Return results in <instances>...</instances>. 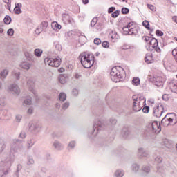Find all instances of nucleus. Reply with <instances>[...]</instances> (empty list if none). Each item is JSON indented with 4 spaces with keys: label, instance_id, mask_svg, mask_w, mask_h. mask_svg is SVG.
<instances>
[{
    "label": "nucleus",
    "instance_id": "f257e3e1",
    "mask_svg": "<svg viewBox=\"0 0 177 177\" xmlns=\"http://www.w3.org/2000/svg\"><path fill=\"white\" fill-rule=\"evenodd\" d=\"M19 142H20V140L15 138L10 145V149L7 153V158L4 160V167H6L7 169L3 170V175H8L9 174L10 167L13 164V161H15V153L23 150V145H17Z\"/></svg>",
    "mask_w": 177,
    "mask_h": 177
},
{
    "label": "nucleus",
    "instance_id": "f03ea898",
    "mask_svg": "<svg viewBox=\"0 0 177 177\" xmlns=\"http://www.w3.org/2000/svg\"><path fill=\"white\" fill-rule=\"evenodd\" d=\"M81 64L84 68H91L95 63V56L93 54L82 53L80 56Z\"/></svg>",
    "mask_w": 177,
    "mask_h": 177
},
{
    "label": "nucleus",
    "instance_id": "7ed1b4c3",
    "mask_svg": "<svg viewBox=\"0 0 177 177\" xmlns=\"http://www.w3.org/2000/svg\"><path fill=\"white\" fill-rule=\"evenodd\" d=\"M124 69L122 67L116 66L111 70V80L113 82H120L124 78Z\"/></svg>",
    "mask_w": 177,
    "mask_h": 177
},
{
    "label": "nucleus",
    "instance_id": "20e7f679",
    "mask_svg": "<svg viewBox=\"0 0 177 177\" xmlns=\"http://www.w3.org/2000/svg\"><path fill=\"white\" fill-rule=\"evenodd\" d=\"M44 63L47 66H50L51 67H59L62 64V59L60 57L57 58H45Z\"/></svg>",
    "mask_w": 177,
    "mask_h": 177
},
{
    "label": "nucleus",
    "instance_id": "39448f33",
    "mask_svg": "<svg viewBox=\"0 0 177 177\" xmlns=\"http://www.w3.org/2000/svg\"><path fill=\"white\" fill-rule=\"evenodd\" d=\"M151 82H153L154 85L158 86V88H162L164 86V83L162 82V77L160 76L155 75L149 79Z\"/></svg>",
    "mask_w": 177,
    "mask_h": 177
},
{
    "label": "nucleus",
    "instance_id": "423d86ee",
    "mask_svg": "<svg viewBox=\"0 0 177 177\" xmlns=\"http://www.w3.org/2000/svg\"><path fill=\"white\" fill-rule=\"evenodd\" d=\"M105 125H106V122H102V121H100V120H95L94 123V129L93 131V135L94 136H96V133H97V131H100L101 129H103Z\"/></svg>",
    "mask_w": 177,
    "mask_h": 177
},
{
    "label": "nucleus",
    "instance_id": "0eeeda50",
    "mask_svg": "<svg viewBox=\"0 0 177 177\" xmlns=\"http://www.w3.org/2000/svg\"><path fill=\"white\" fill-rule=\"evenodd\" d=\"M162 113H164V106H162V104H159L156 107L153 108V114L157 118H160L162 115Z\"/></svg>",
    "mask_w": 177,
    "mask_h": 177
},
{
    "label": "nucleus",
    "instance_id": "6e6552de",
    "mask_svg": "<svg viewBox=\"0 0 177 177\" xmlns=\"http://www.w3.org/2000/svg\"><path fill=\"white\" fill-rule=\"evenodd\" d=\"M133 110L134 111H140L142 110V106H140V99L138 98V96H133Z\"/></svg>",
    "mask_w": 177,
    "mask_h": 177
},
{
    "label": "nucleus",
    "instance_id": "1a4fd4ad",
    "mask_svg": "<svg viewBox=\"0 0 177 177\" xmlns=\"http://www.w3.org/2000/svg\"><path fill=\"white\" fill-rule=\"evenodd\" d=\"M149 44L152 46V48H153V49H155V50H156V52H157V53H160L161 48H160V47H158V41L156 38L151 37V40H150Z\"/></svg>",
    "mask_w": 177,
    "mask_h": 177
},
{
    "label": "nucleus",
    "instance_id": "9d476101",
    "mask_svg": "<svg viewBox=\"0 0 177 177\" xmlns=\"http://www.w3.org/2000/svg\"><path fill=\"white\" fill-rule=\"evenodd\" d=\"M29 129L31 132H34L35 133H37V132H39V131H41V126L39 124L30 123Z\"/></svg>",
    "mask_w": 177,
    "mask_h": 177
},
{
    "label": "nucleus",
    "instance_id": "9b49d317",
    "mask_svg": "<svg viewBox=\"0 0 177 177\" xmlns=\"http://www.w3.org/2000/svg\"><path fill=\"white\" fill-rule=\"evenodd\" d=\"M8 91L14 93V95H19L20 93V88H19V86H17V84H11L8 87Z\"/></svg>",
    "mask_w": 177,
    "mask_h": 177
},
{
    "label": "nucleus",
    "instance_id": "f8f14e48",
    "mask_svg": "<svg viewBox=\"0 0 177 177\" xmlns=\"http://www.w3.org/2000/svg\"><path fill=\"white\" fill-rule=\"evenodd\" d=\"M138 157H139V158H143V157H149L148 151L145 150V148L143 147L138 148Z\"/></svg>",
    "mask_w": 177,
    "mask_h": 177
},
{
    "label": "nucleus",
    "instance_id": "ddd939ff",
    "mask_svg": "<svg viewBox=\"0 0 177 177\" xmlns=\"http://www.w3.org/2000/svg\"><path fill=\"white\" fill-rule=\"evenodd\" d=\"M151 127L155 133H160L161 132V125L158 122H152Z\"/></svg>",
    "mask_w": 177,
    "mask_h": 177
},
{
    "label": "nucleus",
    "instance_id": "4468645a",
    "mask_svg": "<svg viewBox=\"0 0 177 177\" xmlns=\"http://www.w3.org/2000/svg\"><path fill=\"white\" fill-rule=\"evenodd\" d=\"M48 27V22H42L35 30V33L39 35Z\"/></svg>",
    "mask_w": 177,
    "mask_h": 177
},
{
    "label": "nucleus",
    "instance_id": "2eb2a0df",
    "mask_svg": "<svg viewBox=\"0 0 177 177\" xmlns=\"http://www.w3.org/2000/svg\"><path fill=\"white\" fill-rule=\"evenodd\" d=\"M28 86L29 88V91L33 93V95L37 97L38 96V93L37 91L34 89V83L31 80H28Z\"/></svg>",
    "mask_w": 177,
    "mask_h": 177
},
{
    "label": "nucleus",
    "instance_id": "dca6fc26",
    "mask_svg": "<svg viewBox=\"0 0 177 177\" xmlns=\"http://www.w3.org/2000/svg\"><path fill=\"white\" fill-rule=\"evenodd\" d=\"M68 75L67 74H62L60 75L59 77V82L60 84H64L68 81Z\"/></svg>",
    "mask_w": 177,
    "mask_h": 177
},
{
    "label": "nucleus",
    "instance_id": "f3484780",
    "mask_svg": "<svg viewBox=\"0 0 177 177\" xmlns=\"http://www.w3.org/2000/svg\"><path fill=\"white\" fill-rule=\"evenodd\" d=\"M109 37L112 39L113 42H115L120 38L117 32L113 30L109 32Z\"/></svg>",
    "mask_w": 177,
    "mask_h": 177
},
{
    "label": "nucleus",
    "instance_id": "a211bd4d",
    "mask_svg": "<svg viewBox=\"0 0 177 177\" xmlns=\"http://www.w3.org/2000/svg\"><path fill=\"white\" fill-rule=\"evenodd\" d=\"M19 67H21V68H24V70H30L31 64L27 61H24L19 64Z\"/></svg>",
    "mask_w": 177,
    "mask_h": 177
},
{
    "label": "nucleus",
    "instance_id": "6ab92c4d",
    "mask_svg": "<svg viewBox=\"0 0 177 177\" xmlns=\"http://www.w3.org/2000/svg\"><path fill=\"white\" fill-rule=\"evenodd\" d=\"M9 74V69L4 68L0 72V78L1 80H5L8 77V75Z\"/></svg>",
    "mask_w": 177,
    "mask_h": 177
},
{
    "label": "nucleus",
    "instance_id": "aec40b11",
    "mask_svg": "<svg viewBox=\"0 0 177 177\" xmlns=\"http://www.w3.org/2000/svg\"><path fill=\"white\" fill-rule=\"evenodd\" d=\"M132 26H133L132 23H129L128 25L122 28L124 35H129V31Z\"/></svg>",
    "mask_w": 177,
    "mask_h": 177
},
{
    "label": "nucleus",
    "instance_id": "412c9836",
    "mask_svg": "<svg viewBox=\"0 0 177 177\" xmlns=\"http://www.w3.org/2000/svg\"><path fill=\"white\" fill-rule=\"evenodd\" d=\"M145 62L148 64H150V63H153V54L151 53H148L146 55L145 57Z\"/></svg>",
    "mask_w": 177,
    "mask_h": 177
},
{
    "label": "nucleus",
    "instance_id": "4be33fe9",
    "mask_svg": "<svg viewBox=\"0 0 177 177\" xmlns=\"http://www.w3.org/2000/svg\"><path fill=\"white\" fill-rule=\"evenodd\" d=\"M51 27L53 30H55V31H57V30H62V25L58 24V23L56 21L51 23Z\"/></svg>",
    "mask_w": 177,
    "mask_h": 177
},
{
    "label": "nucleus",
    "instance_id": "5701e85b",
    "mask_svg": "<svg viewBox=\"0 0 177 177\" xmlns=\"http://www.w3.org/2000/svg\"><path fill=\"white\" fill-rule=\"evenodd\" d=\"M53 147H55V149H56L57 150H62L63 149V145H62V143H60V142L55 140L53 143Z\"/></svg>",
    "mask_w": 177,
    "mask_h": 177
},
{
    "label": "nucleus",
    "instance_id": "b1692460",
    "mask_svg": "<svg viewBox=\"0 0 177 177\" xmlns=\"http://www.w3.org/2000/svg\"><path fill=\"white\" fill-rule=\"evenodd\" d=\"M32 103V101L31 100V98H26L22 103V106L24 107H26L27 106H31Z\"/></svg>",
    "mask_w": 177,
    "mask_h": 177
},
{
    "label": "nucleus",
    "instance_id": "393cba45",
    "mask_svg": "<svg viewBox=\"0 0 177 177\" xmlns=\"http://www.w3.org/2000/svg\"><path fill=\"white\" fill-rule=\"evenodd\" d=\"M138 35V28H133V26H130L129 35Z\"/></svg>",
    "mask_w": 177,
    "mask_h": 177
},
{
    "label": "nucleus",
    "instance_id": "a878e982",
    "mask_svg": "<svg viewBox=\"0 0 177 177\" xmlns=\"http://www.w3.org/2000/svg\"><path fill=\"white\" fill-rule=\"evenodd\" d=\"M62 20L66 23H71L72 21L71 18H70V15L67 14L62 15Z\"/></svg>",
    "mask_w": 177,
    "mask_h": 177
},
{
    "label": "nucleus",
    "instance_id": "bb28decb",
    "mask_svg": "<svg viewBox=\"0 0 177 177\" xmlns=\"http://www.w3.org/2000/svg\"><path fill=\"white\" fill-rule=\"evenodd\" d=\"M35 144V142L32 139L28 140L26 142V148L31 149Z\"/></svg>",
    "mask_w": 177,
    "mask_h": 177
},
{
    "label": "nucleus",
    "instance_id": "cd10ccee",
    "mask_svg": "<svg viewBox=\"0 0 177 177\" xmlns=\"http://www.w3.org/2000/svg\"><path fill=\"white\" fill-rule=\"evenodd\" d=\"M6 147V143L5 142V141H3V140L0 139V153H2V151L5 150Z\"/></svg>",
    "mask_w": 177,
    "mask_h": 177
},
{
    "label": "nucleus",
    "instance_id": "c85d7f7f",
    "mask_svg": "<svg viewBox=\"0 0 177 177\" xmlns=\"http://www.w3.org/2000/svg\"><path fill=\"white\" fill-rule=\"evenodd\" d=\"M66 99H67V95L64 93H60L59 94V100L60 102H65Z\"/></svg>",
    "mask_w": 177,
    "mask_h": 177
},
{
    "label": "nucleus",
    "instance_id": "c756f323",
    "mask_svg": "<svg viewBox=\"0 0 177 177\" xmlns=\"http://www.w3.org/2000/svg\"><path fill=\"white\" fill-rule=\"evenodd\" d=\"M124 172L122 169L116 170L115 172V176L116 177H122L124 176Z\"/></svg>",
    "mask_w": 177,
    "mask_h": 177
},
{
    "label": "nucleus",
    "instance_id": "7c9ffc66",
    "mask_svg": "<svg viewBox=\"0 0 177 177\" xmlns=\"http://www.w3.org/2000/svg\"><path fill=\"white\" fill-rule=\"evenodd\" d=\"M128 135H129V131H128V129L127 128H123L122 131V136L123 138H127Z\"/></svg>",
    "mask_w": 177,
    "mask_h": 177
},
{
    "label": "nucleus",
    "instance_id": "2f4dec72",
    "mask_svg": "<svg viewBox=\"0 0 177 177\" xmlns=\"http://www.w3.org/2000/svg\"><path fill=\"white\" fill-rule=\"evenodd\" d=\"M43 50L39 48H36L35 50V55L37 56V57H41L42 56Z\"/></svg>",
    "mask_w": 177,
    "mask_h": 177
},
{
    "label": "nucleus",
    "instance_id": "473e14b6",
    "mask_svg": "<svg viewBox=\"0 0 177 177\" xmlns=\"http://www.w3.org/2000/svg\"><path fill=\"white\" fill-rule=\"evenodd\" d=\"M132 82L133 85L138 86L140 84V79H139V77H133Z\"/></svg>",
    "mask_w": 177,
    "mask_h": 177
},
{
    "label": "nucleus",
    "instance_id": "72a5a7b5",
    "mask_svg": "<svg viewBox=\"0 0 177 177\" xmlns=\"http://www.w3.org/2000/svg\"><path fill=\"white\" fill-rule=\"evenodd\" d=\"M34 158L31 156H28V165H34L35 164Z\"/></svg>",
    "mask_w": 177,
    "mask_h": 177
},
{
    "label": "nucleus",
    "instance_id": "f704fd0d",
    "mask_svg": "<svg viewBox=\"0 0 177 177\" xmlns=\"http://www.w3.org/2000/svg\"><path fill=\"white\" fill-rule=\"evenodd\" d=\"M5 24H10L12 22V18L9 15H6L3 19Z\"/></svg>",
    "mask_w": 177,
    "mask_h": 177
},
{
    "label": "nucleus",
    "instance_id": "c9c22d12",
    "mask_svg": "<svg viewBox=\"0 0 177 177\" xmlns=\"http://www.w3.org/2000/svg\"><path fill=\"white\" fill-rule=\"evenodd\" d=\"M139 165L136 164V163H133L131 166V169L133 171V172H138V171H139Z\"/></svg>",
    "mask_w": 177,
    "mask_h": 177
},
{
    "label": "nucleus",
    "instance_id": "e433bc0d",
    "mask_svg": "<svg viewBox=\"0 0 177 177\" xmlns=\"http://www.w3.org/2000/svg\"><path fill=\"white\" fill-rule=\"evenodd\" d=\"M142 26H144V27H145V28H147V30H150V23H149V21L145 20L142 22Z\"/></svg>",
    "mask_w": 177,
    "mask_h": 177
},
{
    "label": "nucleus",
    "instance_id": "4c0bfd02",
    "mask_svg": "<svg viewBox=\"0 0 177 177\" xmlns=\"http://www.w3.org/2000/svg\"><path fill=\"white\" fill-rule=\"evenodd\" d=\"M70 107V102H66L62 104V110H67Z\"/></svg>",
    "mask_w": 177,
    "mask_h": 177
},
{
    "label": "nucleus",
    "instance_id": "58836bf2",
    "mask_svg": "<svg viewBox=\"0 0 177 177\" xmlns=\"http://www.w3.org/2000/svg\"><path fill=\"white\" fill-rule=\"evenodd\" d=\"M12 74L14 75V77H15L17 80H20V72H16V71H13Z\"/></svg>",
    "mask_w": 177,
    "mask_h": 177
},
{
    "label": "nucleus",
    "instance_id": "ea45409f",
    "mask_svg": "<svg viewBox=\"0 0 177 177\" xmlns=\"http://www.w3.org/2000/svg\"><path fill=\"white\" fill-rule=\"evenodd\" d=\"M97 24V18L95 17L91 21V27H95Z\"/></svg>",
    "mask_w": 177,
    "mask_h": 177
},
{
    "label": "nucleus",
    "instance_id": "a19ab883",
    "mask_svg": "<svg viewBox=\"0 0 177 177\" xmlns=\"http://www.w3.org/2000/svg\"><path fill=\"white\" fill-rule=\"evenodd\" d=\"M15 120L17 122H20V121L23 120V115H21V114L16 115Z\"/></svg>",
    "mask_w": 177,
    "mask_h": 177
},
{
    "label": "nucleus",
    "instance_id": "79ce46f5",
    "mask_svg": "<svg viewBox=\"0 0 177 177\" xmlns=\"http://www.w3.org/2000/svg\"><path fill=\"white\" fill-rule=\"evenodd\" d=\"M156 162H158V164H161L162 162V158L160 156H158L155 158Z\"/></svg>",
    "mask_w": 177,
    "mask_h": 177
},
{
    "label": "nucleus",
    "instance_id": "37998d69",
    "mask_svg": "<svg viewBox=\"0 0 177 177\" xmlns=\"http://www.w3.org/2000/svg\"><path fill=\"white\" fill-rule=\"evenodd\" d=\"M15 14V15H20L21 13V8H19L18 7H15L14 8Z\"/></svg>",
    "mask_w": 177,
    "mask_h": 177
},
{
    "label": "nucleus",
    "instance_id": "c03bdc74",
    "mask_svg": "<svg viewBox=\"0 0 177 177\" xmlns=\"http://www.w3.org/2000/svg\"><path fill=\"white\" fill-rule=\"evenodd\" d=\"M143 172H146V174H149L150 172V167L149 166H144L142 167Z\"/></svg>",
    "mask_w": 177,
    "mask_h": 177
},
{
    "label": "nucleus",
    "instance_id": "a18cd8bd",
    "mask_svg": "<svg viewBox=\"0 0 177 177\" xmlns=\"http://www.w3.org/2000/svg\"><path fill=\"white\" fill-rule=\"evenodd\" d=\"M94 28L96 29V31H101L102 30V24H97Z\"/></svg>",
    "mask_w": 177,
    "mask_h": 177
},
{
    "label": "nucleus",
    "instance_id": "49530a36",
    "mask_svg": "<svg viewBox=\"0 0 177 177\" xmlns=\"http://www.w3.org/2000/svg\"><path fill=\"white\" fill-rule=\"evenodd\" d=\"M147 7L149 8V9H150L152 12H156V10H157V8H156V6L151 5V4H148Z\"/></svg>",
    "mask_w": 177,
    "mask_h": 177
},
{
    "label": "nucleus",
    "instance_id": "de8ad7c7",
    "mask_svg": "<svg viewBox=\"0 0 177 177\" xmlns=\"http://www.w3.org/2000/svg\"><path fill=\"white\" fill-rule=\"evenodd\" d=\"M122 15H128V13H129V9H128V8H122Z\"/></svg>",
    "mask_w": 177,
    "mask_h": 177
},
{
    "label": "nucleus",
    "instance_id": "09e8293b",
    "mask_svg": "<svg viewBox=\"0 0 177 177\" xmlns=\"http://www.w3.org/2000/svg\"><path fill=\"white\" fill-rule=\"evenodd\" d=\"M8 35H10V37H12L13 34H15V30L13 28H10L7 31Z\"/></svg>",
    "mask_w": 177,
    "mask_h": 177
},
{
    "label": "nucleus",
    "instance_id": "8fccbe9b",
    "mask_svg": "<svg viewBox=\"0 0 177 177\" xmlns=\"http://www.w3.org/2000/svg\"><path fill=\"white\" fill-rule=\"evenodd\" d=\"M142 111L145 113L147 114L149 113V111H150V107L149 106H145L142 109Z\"/></svg>",
    "mask_w": 177,
    "mask_h": 177
},
{
    "label": "nucleus",
    "instance_id": "3c124183",
    "mask_svg": "<svg viewBox=\"0 0 177 177\" xmlns=\"http://www.w3.org/2000/svg\"><path fill=\"white\" fill-rule=\"evenodd\" d=\"M94 44L95 45H100L102 44V40L99 38L94 39Z\"/></svg>",
    "mask_w": 177,
    "mask_h": 177
},
{
    "label": "nucleus",
    "instance_id": "603ef678",
    "mask_svg": "<svg viewBox=\"0 0 177 177\" xmlns=\"http://www.w3.org/2000/svg\"><path fill=\"white\" fill-rule=\"evenodd\" d=\"M142 41H145V42H149V41H151L150 39H151V37H148V36H144L142 37Z\"/></svg>",
    "mask_w": 177,
    "mask_h": 177
},
{
    "label": "nucleus",
    "instance_id": "864d4df0",
    "mask_svg": "<svg viewBox=\"0 0 177 177\" xmlns=\"http://www.w3.org/2000/svg\"><path fill=\"white\" fill-rule=\"evenodd\" d=\"M156 35L158 36V37H162V35H164V32H162V31L160 30H157L156 31Z\"/></svg>",
    "mask_w": 177,
    "mask_h": 177
},
{
    "label": "nucleus",
    "instance_id": "5fc2aeb1",
    "mask_svg": "<svg viewBox=\"0 0 177 177\" xmlns=\"http://www.w3.org/2000/svg\"><path fill=\"white\" fill-rule=\"evenodd\" d=\"M5 106V99L0 97V107H3Z\"/></svg>",
    "mask_w": 177,
    "mask_h": 177
},
{
    "label": "nucleus",
    "instance_id": "6e6d98bb",
    "mask_svg": "<svg viewBox=\"0 0 177 177\" xmlns=\"http://www.w3.org/2000/svg\"><path fill=\"white\" fill-rule=\"evenodd\" d=\"M74 147H75V142L74 141H72V142H69L68 148L69 149H74Z\"/></svg>",
    "mask_w": 177,
    "mask_h": 177
},
{
    "label": "nucleus",
    "instance_id": "4d7b16f0",
    "mask_svg": "<svg viewBox=\"0 0 177 177\" xmlns=\"http://www.w3.org/2000/svg\"><path fill=\"white\" fill-rule=\"evenodd\" d=\"M119 15H120V11L119 10H116L113 13L111 14V16L115 18V17H118Z\"/></svg>",
    "mask_w": 177,
    "mask_h": 177
},
{
    "label": "nucleus",
    "instance_id": "13d9d810",
    "mask_svg": "<svg viewBox=\"0 0 177 177\" xmlns=\"http://www.w3.org/2000/svg\"><path fill=\"white\" fill-rule=\"evenodd\" d=\"M3 2H5V3L6 4V6H7V8H8L9 9H10V6H11V4H10V0H3Z\"/></svg>",
    "mask_w": 177,
    "mask_h": 177
},
{
    "label": "nucleus",
    "instance_id": "bf43d9fd",
    "mask_svg": "<svg viewBox=\"0 0 177 177\" xmlns=\"http://www.w3.org/2000/svg\"><path fill=\"white\" fill-rule=\"evenodd\" d=\"M26 136L27 135H26V132L24 131H21L19 134V138H21V139H24Z\"/></svg>",
    "mask_w": 177,
    "mask_h": 177
},
{
    "label": "nucleus",
    "instance_id": "052dcab7",
    "mask_svg": "<svg viewBox=\"0 0 177 177\" xmlns=\"http://www.w3.org/2000/svg\"><path fill=\"white\" fill-rule=\"evenodd\" d=\"M102 45L103 48H109V46H110V44H109L108 41L102 42Z\"/></svg>",
    "mask_w": 177,
    "mask_h": 177
},
{
    "label": "nucleus",
    "instance_id": "680f3d73",
    "mask_svg": "<svg viewBox=\"0 0 177 177\" xmlns=\"http://www.w3.org/2000/svg\"><path fill=\"white\" fill-rule=\"evenodd\" d=\"M25 56L27 57L28 60H30V59L32 57V55L28 52L25 53Z\"/></svg>",
    "mask_w": 177,
    "mask_h": 177
},
{
    "label": "nucleus",
    "instance_id": "e2e57ef3",
    "mask_svg": "<svg viewBox=\"0 0 177 177\" xmlns=\"http://www.w3.org/2000/svg\"><path fill=\"white\" fill-rule=\"evenodd\" d=\"M73 96H78V90L77 88H74L72 91Z\"/></svg>",
    "mask_w": 177,
    "mask_h": 177
},
{
    "label": "nucleus",
    "instance_id": "0e129e2a",
    "mask_svg": "<svg viewBox=\"0 0 177 177\" xmlns=\"http://www.w3.org/2000/svg\"><path fill=\"white\" fill-rule=\"evenodd\" d=\"M110 122L112 125H115L117 124V120L114 119V118H111L110 120Z\"/></svg>",
    "mask_w": 177,
    "mask_h": 177
},
{
    "label": "nucleus",
    "instance_id": "69168bd1",
    "mask_svg": "<svg viewBox=\"0 0 177 177\" xmlns=\"http://www.w3.org/2000/svg\"><path fill=\"white\" fill-rule=\"evenodd\" d=\"M114 10H115V7H111L108 10V13H113Z\"/></svg>",
    "mask_w": 177,
    "mask_h": 177
},
{
    "label": "nucleus",
    "instance_id": "338daca9",
    "mask_svg": "<svg viewBox=\"0 0 177 177\" xmlns=\"http://www.w3.org/2000/svg\"><path fill=\"white\" fill-rule=\"evenodd\" d=\"M21 168H23L21 165H17V173L20 172V171H21Z\"/></svg>",
    "mask_w": 177,
    "mask_h": 177
},
{
    "label": "nucleus",
    "instance_id": "774afa93",
    "mask_svg": "<svg viewBox=\"0 0 177 177\" xmlns=\"http://www.w3.org/2000/svg\"><path fill=\"white\" fill-rule=\"evenodd\" d=\"M33 111H34V109L32 108H29L28 109V114H32Z\"/></svg>",
    "mask_w": 177,
    "mask_h": 177
}]
</instances>
